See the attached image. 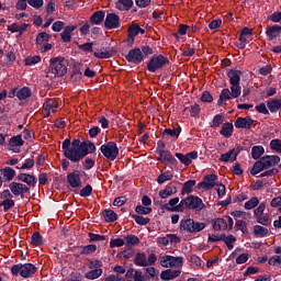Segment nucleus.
<instances>
[{
	"label": "nucleus",
	"mask_w": 281,
	"mask_h": 281,
	"mask_svg": "<svg viewBox=\"0 0 281 281\" xmlns=\"http://www.w3.org/2000/svg\"><path fill=\"white\" fill-rule=\"evenodd\" d=\"M222 240L226 245L227 249L232 251L234 249V243H236V236L222 234Z\"/></svg>",
	"instance_id": "40"
},
{
	"label": "nucleus",
	"mask_w": 281,
	"mask_h": 281,
	"mask_svg": "<svg viewBox=\"0 0 281 281\" xmlns=\"http://www.w3.org/2000/svg\"><path fill=\"white\" fill-rule=\"evenodd\" d=\"M102 276V269L101 268H95L86 273L87 280H98Z\"/></svg>",
	"instance_id": "46"
},
{
	"label": "nucleus",
	"mask_w": 281,
	"mask_h": 281,
	"mask_svg": "<svg viewBox=\"0 0 281 281\" xmlns=\"http://www.w3.org/2000/svg\"><path fill=\"white\" fill-rule=\"evenodd\" d=\"M252 232L257 238H265V236H268L269 234V229L260 225H255Z\"/></svg>",
	"instance_id": "36"
},
{
	"label": "nucleus",
	"mask_w": 281,
	"mask_h": 281,
	"mask_svg": "<svg viewBox=\"0 0 281 281\" xmlns=\"http://www.w3.org/2000/svg\"><path fill=\"white\" fill-rule=\"evenodd\" d=\"M229 91L234 99L240 98V93H243V87H240V83H231Z\"/></svg>",
	"instance_id": "47"
},
{
	"label": "nucleus",
	"mask_w": 281,
	"mask_h": 281,
	"mask_svg": "<svg viewBox=\"0 0 281 281\" xmlns=\"http://www.w3.org/2000/svg\"><path fill=\"white\" fill-rule=\"evenodd\" d=\"M260 201L257 196L251 198L249 201H247L244 205L245 210H254L255 207H258V204Z\"/></svg>",
	"instance_id": "54"
},
{
	"label": "nucleus",
	"mask_w": 281,
	"mask_h": 281,
	"mask_svg": "<svg viewBox=\"0 0 281 281\" xmlns=\"http://www.w3.org/2000/svg\"><path fill=\"white\" fill-rule=\"evenodd\" d=\"M265 155V147L262 145H256L251 148V157L252 159H262Z\"/></svg>",
	"instance_id": "38"
},
{
	"label": "nucleus",
	"mask_w": 281,
	"mask_h": 281,
	"mask_svg": "<svg viewBox=\"0 0 281 281\" xmlns=\"http://www.w3.org/2000/svg\"><path fill=\"white\" fill-rule=\"evenodd\" d=\"M220 134L223 135V137H232L234 135V124L226 122L222 125V130L220 131Z\"/></svg>",
	"instance_id": "27"
},
{
	"label": "nucleus",
	"mask_w": 281,
	"mask_h": 281,
	"mask_svg": "<svg viewBox=\"0 0 281 281\" xmlns=\"http://www.w3.org/2000/svg\"><path fill=\"white\" fill-rule=\"evenodd\" d=\"M13 196H20L21 199H27L26 194H30V187L24 183L13 181L8 186Z\"/></svg>",
	"instance_id": "6"
},
{
	"label": "nucleus",
	"mask_w": 281,
	"mask_h": 281,
	"mask_svg": "<svg viewBox=\"0 0 281 281\" xmlns=\"http://www.w3.org/2000/svg\"><path fill=\"white\" fill-rule=\"evenodd\" d=\"M41 63V56L35 55V56H29L25 58V65L29 67H32V65H38Z\"/></svg>",
	"instance_id": "56"
},
{
	"label": "nucleus",
	"mask_w": 281,
	"mask_h": 281,
	"mask_svg": "<svg viewBox=\"0 0 281 281\" xmlns=\"http://www.w3.org/2000/svg\"><path fill=\"white\" fill-rule=\"evenodd\" d=\"M31 245H35L36 247L45 245V239L43 238V235H41V233L38 232H34L31 236Z\"/></svg>",
	"instance_id": "39"
},
{
	"label": "nucleus",
	"mask_w": 281,
	"mask_h": 281,
	"mask_svg": "<svg viewBox=\"0 0 281 281\" xmlns=\"http://www.w3.org/2000/svg\"><path fill=\"white\" fill-rule=\"evenodd\" d=\"M80 196H83L87 199V196H91L93 194V187L91 184H87L81 191H80Z\"/></svg>",
	"instance_id": "63"
},
{
	"label": "nucleus",
	"mask_w": 281,
	"mask_h": 281,
	"mask_svg": "<svg viewBox=\"0 0 281 281\" xmlns=\"http://www.w3.org/2000/svg\"><path fill=\"white\" fill-rule=\"evenodd\" d=\"M259 160H261V162L263 164V168L266 170H269V168H273V166H278V164L280 162V156H263L261 157Z\"/></svg>",
	"instance_id": "15"
},
{
	"label": "nucleus",
	"mask_w": 281,
	"mask_h": 281,
	"mask_svg": "<svg viewBox=\"0 0 281 281\" xmlns=\"http://www.w3.org/2000/svg\"><path fill=\"white\" fill-rule=\"evenodd\" d=\"M187 210H195V212H201L205 207V203L198 195H189L184 199Z\"/></svg>",
	"instance_id": "7"
},
{
	"label": "nucleus",
	"mask_w": 281,
	"mask_h": 281,
	"mask_svg": "<svg viewBox=\"0 0 281 281\" xmlns=\"http://www.w3.org/2000/svg\"><path fill=\"white\" fill-rule=\"evenodd\" d=\"M61 150L64 157L69 159L71 164H80L87 155L95 153V144L89 139L80 142L79 138H74L72 140L66 138L61 143Z\"/></svg>",
	"instance_id": "1"
},
{
	"label": "nucleus",
	"mask_w": 281,
	"mask_h": 281,
	"mask_svg": "<svg viewBox=\"0 0 281 281\" xmlns=\"http://www.w3.org/2000/svg\"><path fill=\"white\" fill-rule=\"evenodd\" d=\"M169 260L170 268L179 269V267H183V257L170 256Z\"/></svg>",
	"instance_id": "49"
},
{
	"label": "nucleus",
	"mask_w": 281,
	"mask_h": 281,
	"mask_svg": "<svg viewBox=\"0 0 281 281\" xmlns=\"http://www.w3.org/2000/svg\"><path fill=\"white\" fill-rule=\"evenodd\" d=\"M240 76H243V71L231 69L227 72V77L229 78V85H240Z\"/></svg>",
	"instance_id": "24"
},
{
	"label": "nucleus",
	"mask_w": 281,
	"mask_h": 281,
	"mask_svg": "<svg viewBox=\"0 0 281 281\" xmlns=\"http://www.w3.org/2000/svg\"><path fill=\"white\" fill-rule=\"evenodd\" d=\"M80 170H74L67 175V183L70 188L76 189L82 186V180L80 179Z\"/></svg>",
	"instance_id": "13"
},
{
	"label": "nucleus",
	"mask_w": 281,
	"mask_h": 281,
	"mask_svg": "<svg viewBox=\"0 0 281 281\" xmlns=\"http://www.w3.org/2000/svg\"><path fill=\"white\" fill-rule=\"evenodd\" d=\"M0 205L3 206V211L4 212H8L9 210H12V207H14V200L12 199H7V200H3Z\"/></svg>",
	"instance_id": "62"
},
{
	"label": "nucleus",
	"mask_w": 281,
	"mask_h": 281,
	"mask_svg": "<svg viewBox=\"0 0 281 281\" xmlns=\"http://www.w3.org/2000/svg\"><path fill=\"white\" fill-rule=\"evenodd\" d=\"M160 199H168V196H172V189L170 186H167L164 190L159 191Z\"/></svg>",
	"instance_id": "64"
},
{
	"label": "nucleus",
	"mask_w": 281,
	"mask_h": 281,
	"mask_svg": "<svg viewBox=\"0 0 281 281\" xmlns=\"http://www.w3.org/2000/svg\"><path fill=\"white\" fill-rule=\"evenodd\" d=\"M233 159H234V153L232 151V149L225 154H222L220 157V161H224V164H227V161H231V164H234V161L236 160H233Z\"/></svg>",
	"instance_id": "55"
},
{
	"label": "nucleus",
	"mask_w": 281,
	"mask_h": 281,
	"mask_svg": "<svg viewBox=\"0 0 281 281\" xmlns=\"http://www.w3.org/2000/svg\"><path fill=\"white\" fill-rule=\"evenodd\" d=\"M216 181H218V176L214 173L206 175L196 188L198 190H212L216 186Z\"/></svg>",
	"instance_id": "9"
},
{
	"label": "nucleus",
	"mask_w": 281,
	"mask_h": 281,
	"mask_svg": "<svg viewBox=\"0 0 281 281\" xmlns=\"http://www.w3.org/2000/svg\"><path fill=\"white\" fill-rule=\"evenodd\" d=\"M85 69V65L80 64V63H75L72 65V76H82V70Z\"/></svg>",
	"instance_id": "57"
},
{
	"label": "nucleus",
	"mask_w": 281,
	"mask_h": 281,
	"mask_svg": "<svg viewBox=\"0 0 281 281\" xmlns=\"http://www.w3.org/2000/svg\"><path fill=\"white\" fill-rule=\"evenodd\" d=\"M194 220L186 218L180 221V232H187V234H193Z\"/></svg>",
	"instance_id": "22"
},
{
	"label": "nucleus",
	"mask_w": 281,
	"mask_h": 281,
	"mask_svg": "<svg viewBox=\"0 0 281 281\" xmlns=\"http://www.w3.org/2000/svg\"><path fill=\"white\" fill-rule=\"evenodd\" d=\"M270 113H278L281 110V99H270L267 101Z\"/></svg>",
	"instance_id": "29"
},
{
	"label": "nucleus",
	"mask_w": 281,
	"mask_h": 281,
	"mask_svg": "<svg viewBox=\"0 0 281 281\" xmlns=\"http://www.w3.org/2000/svg\"><path fill=\"white\" fill-rule=\"evenodd\" d=\"M214 232H221L227 229V220L223 217L215 218L213 222Z\"/></svg>",
	"instance_id": "32"
},
{
	"label": "nucleus",
	"mask_w": 281,
	"mask_h": 281,
	"mask_svg": "<svg viewBox=\"0 0 281 281\" xmlns=\"http://www.w3.org/2000/svg\"><path fill=\"white\" fill-rule=\"evenodd\" d=\"M104 16H106V12L95 11L88 21L91 25H102L104 23Z\"/></svg>",
	"instance_id": "18"
},
{
	"label": "nucleus",
	"mask_w": 281,
	"mask_h": 281,
	"mask_svg": "<svg viewBox=\"0 0 281 281\" xmlns=\"http://www.w3.org/2000/svg\"><path fill=\"white\" fill-rule=\"evenodd\" d=\"M145 276L147 280L158 281L159 280V272H157V269L155 267L146 268Z\"/></svg>",
	"instance_id": "44"
},
{
	"label": "nucleus",
	"mask_w": 281,
	"mask_h": 281,
	"mask_svg": "<svg viewBox=\"0 0 281 281\" xmlns=\"http://www.w3.org/2000/svg\"><path fill=\"white\" fill-rule=\"evenodd\" d=\"M134 265H136V267H148L146 254L137 252L135 255Z\"/></svg>",
	"instance_id": "34"
},
{
	"label": "nucleus",
	"mask_w": 281,
	"mask_h": 281,
	"mask_svg": "<svg viewBox=\"0 0 281 281\" xmlns=\"http://www.w3.org/2000/svg\"><path fill=\"white\" fill-rule=\"evenodd\" d=\"M247 36H254V30L249 29V26H245L244 29H241L238 41L240 43H247Z\"/></svg>",
	"instance_id": "41"
},
{
	"label": "nucleus",
	"mask_w": 281,
	"mask_h": 281,
	"mask_svg": "<svg viewBox=\"0 0 281 281\" xmlns=\"http://www.w3.org/2000/svg\"><path fill=\"white\" fill-rule=\"evenodd\" d=\"M162 210H167V212H184V210H188V207H186V199L181 200L180 203L173 207L164 204Z\"/></svg>",
	"instance_id": "33"
},
{
	"label": "nucleus",
	"mask_w": 281,
	"mask_h": 281,
	"mask_svg": "<svg viewBox=\"0 0 281 281\" xmlns=\"http://www.w3.org/2000/svg\"><path fill=\"white\" fill-rule=\"evenodd\" d=\"M24 144L25 142L23 140V136L21 134L12 136L9 140V146H11V148H19Z\"/></svg>",
	"instance_id": "37"
},
{
	"label": "nucleus",
	"mask_w": 281,
	"mask_h": 281,
	"mask_svg": "<svg viewBox=\"0 0 281 281\" xmlns=\"http://www.w3.org/2000/svg\"><path fill=\"white\" fill-rule=\"evenodd\" d=\"M135 245H139V237L132 234L125 236V247H135Z\"/></svg>",
	"instance_id": "45"
},
{
	"label": "nucleus",
	"mask_w": 281,
	"mask_h": 281,
	"mask_svg": "<svg viewBox=\"0 0 281 281\" xmlns=\"http://www.w3.org/2000/svg\"><path fill=\"white\" fill-rule=\"evenodd\" d=\"M104 27L105 30H117V27H122L120 15L115 13H108L104 20Z\"/></svg>",
	"instance_id": "10"
},
{
	"label": "nucleus",
	"mask_w": 281,
	"mask_h": 281,
	"mask_svg": "<svg viewBox=\"0 0 281 281\" xmlns=\"http://www.w3.org/2000/svg\"><path fill=\"white\" fill-rule=\"evenodd\" d=\"M89 236V243H98V240H106V236L104 235H99L95 233H88Z\"/></svg>",
	"instance_id": "61"
},
{
	"label": "nucleus",
	"mask_w": 281,
	"mask_h": 281,
	"mask_svg": "<svg viewBox=\"0 0 281 281\" xmlns=\"http://www.w3.org/2000/svg\"><path fill=\"white\" fill-rule=\"evenodd\" d=\"M98 251V246L94 244H90L87 246H81V251L79 255H75L76 258H80V256H90V254H95Z\"/></svg>",
	"instance_id": "26"
},
{
	"label": "nucleus",
	"mask_w": 281,
	"mask_h": 281,
	"mask_svg": "<svg viewBox=\"0 0 281 281\" xmlns=\"http://www.w3.org/2000/svg\"><path fill=\"white\" fill-rule=\"evenodd\" d=\"M16 179L18 181L25 183L27 188H36V183H38L36 176L30 173H20Z\"/></svg>",
	"instance_id": "14"
},
{
	"label": "nucleus",
	"mask_w": 281,
	"mask_h": 281,
	"mask_svg": "<svg viewBox=\"0 0 281 281\" xmlns=\"http://www.w3.org/2000/svg\"><path fill=\"white\" fill-rule=\"evenodd\" d=\"M194 186H196V180L186 181L181 189L182 196L186 194H192L194 192Z\"/></svg>",
	"instance_id": "28"
},
{
	"label": "nucleus",
	"mask_w": 281,
	"mask_h": 281,
	"mask_svg": "<svg viewBox=\"0 0 281 281\" xmlns=\"http://www.w3.org/2000/svg\"><path fill=\"white\" fill-rule=\"evenodd\" d=\"M172 173H170L169 171H165L162 173H160L157 178V183H159V186L166 183V181H172Z\"/></svg>",
	"instance_id": "51"
},
{
	"label": "nucleus",
	"mask_w": 281,
	"mask_h": 281,
	"mask_svg": "<svg viewBox=\"0 0 281 281\" xmlns=\"http://www.w3.org/2000/svg\"><path fill=\"white\" fill-rule=\"evenodd\" d=\"M77 25H68L60 33L63 43H71V34L77 30Z\"/></svg>",
	"instance_id": "20"
},
{
	"label": "nucleus",
	"mask_w": 281,
	"mask_h": 281,
	"mask_svg": "<svg viewBox=\"0 0 281 281\" xmlns=\"http://www.w3.org/2000/svg\"><path fill=\"white\" fill-rule=\"evenodd\" d=\"M177 159H179L180 164H183V166H190L192 164V160L199 159V151L193 150L188 154H181L176 153Z\"/></svg>",
	"instance_id": "11"
},
{
	"label": "nucleus",
	"mask_w": 281,
	"mask_h": 281,
	"mask_svg": "<svg viewBox=\"0 0 281 281\" xmlns=\"http://www.w3.org/2000/svg\"><path fill=\"white\" fill-rule=\"evenodd\" d=\"M254 281H281L280 274H263L256 278Z\"/></svg>",
	"instance_id": "48"
},
{
	"label": "nucleus",
	"mask_w": 281,
	"mask_h": 281,
	"mask_svg": "<svg viewBox=\"0 0 281 281\" xmlns=\"http://www.w3.org/2000/svg\"><path fill=\"white\" fill-rule=\"evenodd\" d=\"M2 172V181H12L16 177V171L12 169L11 167H4L1 169Z\"/></svg>",
	"instance_id": "25"
},
{
	"label": "nucleus",
	"mask_w": 281,
	"mask_h": 281,
	"mask_svg": "<svg viewBox=\"0 0 281 281\" xmlns=\"http://www.w3.org/2000/svg\"><path fill=\"white\" fill-rule=\"evenodd\" d=\"M135 212L137 214H144V215H148L150 214V212H153V207H148V206H144L142 204H138L136 207H135Z\"/></svg>",
	"instance_id": "58"
},
{
	"label": "nucleus",
	"mask_w": 281,
	"mask_h": 281,
	"mask_svg": "<svg viewBox=\"0 0 281 281\" xmlns=\"http://www.w3.org/2000/svg\"><path fill=\"white\" fill-rule=\"evenodd\" d=\"M166 65H170V59L164 55H153L149 61L147 63V69L150 74H155L158 69H164Z\"/></svg>",
	"instance_id": "4"
},
{
	"label": "nucleus",
	"mask_w": 281,
	"mask_h": 281,
	"mask_svg": "<svg viewBox=\"0 0 281 281\" xmlns=\"http://www.w3.org/2000/svg\"><path fill=\"white\" fill-rule=\"evenodd\" d=\"M234 97H232V92L228 88H224L221 93L220 98L217 100V106H226L227 100H233Z\"/></svg>",
	"instance_id": "19"
},
{
	"label": "nucleus",
	"mask_w": 281,
	"mask_h": 281,
	"mask_svg": "<svg viewBox=\"0 0 281 281\" xmlns=\"http://www.w3.org/2000/svg\"><path fill=\"white\" fill-rule=\"evenodd\" d=\"M130 216H131V218H134V221L137 225H148V223H150L149 217H144V216L137 215V214H130Z\"/></svg>",
	"instance_id": "50"
},
{
	"label": "nucleus",
	"mask_w": 281,
	"mask_h": 281,
	"mask_svg": "<svg viewBox=\"0 0 281 281\" xmlns=\"http://www.w3.org/2000/svg\"><path fill=\"white\" fill-rule=\"evenodd\" d=\"M125 59L127 63H132V65H140L144 61V55L140 48H132L125 55Z\"/></svg>",
	"instance_id": "8"
},
{
	"label": "nucleus",
	"mask_w": 281,
	"mask_h": 281,
	"mask_svg": "<svg viewBox=\"0 0 281 281\" xmlns=\"http://www.w3.org/2000/svg\"><path fill=\"white\" fill-rule=\"evenodd\" d=\"M179 276H181V270L167 269V270L161 271L160 280L170 281V280H175V278H179Z\"/></svg>",
	"instance_id": "16"
},
{
	"label": "nucleus",
	"mask_w": 281,
	"mask_h": 281,
	"mask_svg": "<svg viewBox=\"0 0 281 281\" xmlns=\"http://www.w3.org/2000/svg\"><path fill=\"white\" fill-rule=\"evenodd\" d=\"M158 155V161H160L161 164H166V161H168V164H170L171 166H177V158L172 156V153H170V150H165L162 153H159Z\"/></svg>",
	"instance_id": "17"
},
{
	"label": "nucleus",
	"mask_w": 281,
	"mask_h": 281,
	"mask_svg": "<svg viewBox=\"0 0 281 281\" xmlns=\"http://www.w3.org/2000/svg\"><path fill=\"white\" fill-rule=\"evenodd\" d=\"M251 126H256V121L250 116H239L235 121V128H245L246 131L251 130Z\"/></svg>",
	"instance_id": "12"
},
{
	"label": "nucleus",
	"mask_w": 281,
	"mask_h": 281,
	"mask_svg": "<svg viewBox=\"0 0 281 281\" xmlns=\"http://www.w3.org/2000/svg\"><path fill=\"white\" fill-rule=\"evenodd\" d=\"M120 5H123L124 10H131L133 8V0H117L116 8L122 10Z\"/></svg>",
	"instance_id": "53"
},
{
	"label": "nucleus",
	"mask_w": 281,
	"mask_h": 281,
	"mask_svg": "<svg viewBox=\"0 0 281 281\" xmlns=\"http://www.w3.org/2000/svg\"><path fill=\"white\" fill-rule=\"evenodd\" d=\"M32 97V90L29 87L21 88L16 92V98L20 100H27V98Z\"/></svg>",
	"instance_id": "43"
},
{
	"label": "nucleus",
	"mask_w": 281,
	"mask_h": 281,
	"mask_svg": "<svg viewBox=\"0 0 281 281\" xmlns=\"http://www.w3.org/2000/svg\"><path fill=\"white\" fill-rule=\"evenodd\" d=\"M65 58L64 57H54L49 60V71L57 76V78H63L65 74H67V66L64 65Z\"/></svg>",
	"instance_id": "3"
},
{
	"label": "nucleus",
	"mask_w": 281,
	"mask_h": 281,
	"mask_svg": "<svg viewBox=\"0 0 281 281\" xmlns=\"http://www.w3.org/2000/svg\"><path fill=\"white\" fill-rule=\"evenodd\" d=\"M49 38H52V36L45 32L38 33L36 36V44L37 45H43V43H47L49 42Z\"/></svg>",
	"instance_id": "52"
},
{
	"label": "nucleus",
	"mask_w": 281,
	"mask_h": 281,
	"mask_svg": "<svg viewBox=\"0 0 281 281\" xmlns=\"http://www.w3.org/2000/svg\"><path fill=\"white\" fill-rule=\"evenodd\" d=\"M105 223H115L117 221V213L111 209H105L102 212Z\"/></svg>",
	"instance_id": "30"
},
{
	"label": "nucleus",
	"mask_w": 281,
	"mask_h": 281,
	"mask_svg": "<svg viewBox=\"0 0 281 281\" xmlns=\"http://www.w3.org/2000/svg\"><path fill=\"white\" fill-rule=\"evenodd\" d=\"M94 58H100L101 60H104L106 58H111L113 56V53L105 50V52H94L93 53Z\"/></svg>",
	"instance_id": "60"
},
{
	"label": "nucleus",
	"mask_w": 281,
	"mask_h": 281,
	"mask_svg": "<svg viewBox=\"0 0 281 281\" xmlns=\"http://www.w3.org/2000/svg\"><path fill=\"white\" fill-rule=\"evenodd\" d=\"M181 135V126L178 128H165L161 137L162 139H168V137H172L173 139H179V136Z\"/></svg>",
	"instance_id": "21"
},
{
	"label": "nucleus",
	"mask_w": 281,
	"mask_h": 281,
	"mask_svg": "<svg viewBox=\"0 0 281 281\" xmlns=\"http://www.w3.org/2000/svg\"><path fill=\"white\" fill-rule=\"evenodd\" d=\"M36 271H38V268L34 263H16L11 267V273L15 278L19 276L21 278H32Z\"/></svg>",
	"instance_id": "2"
},
{
	"label": "nucleus",
	"mask_w": 281,
	"mask_h": 281,
	"mask_svg": "<svg viewBox=\"0 0 281 281\" xmlns=\"http://www.w3.org/2000/svg\"><path fill=\"white\" fill-rule=\"evenodd\" d=\"M263 170H267L265 168V165L261 162V160H257L252 168L250 169V175H252V177H256V175H260V172H262Z\"/></svg>",
	"instance_id": "42"
},
{
	"label": "nucleus",
	"mask_w": 281,
	"mask_h": 281,
	"mask_svg": "<svg viewBox=\"0 0 281 281\" xmlns=\"http://www.w3.org/2000/svg\"><path fill=\"white\" fill-rule=\"evenodd\" d=\"M100 151L105 159H109V161H115L117 159V155H120V148H117V143L115 142L103 144L100 147Z\"/></svg>",
	"instance_id": "5"
},
{
	"label": "nucleus",
	"mask_w": 281,
	"mask_h": 281,
	"mask_svg": "<svg viewBox=\"0 0 281 281\" xmlns=\"http://www.w3.org/2000/svg\"><path fill=\"white\" fill-rule=\"evenodd\" d=\"M45 111H47L46 117H49V111L55 113V111L58 109V101L55 99H48L44 104Z\"/></svg>",
	"instance_id": "35"
},
{
	"label": "nucleus",
	"mask_w": 281,
	"mask_h": 281,
	"mask_svg": "<svg viewBox=\"0 0 281 281\" xmlns=\"http://www.w3.org/2000/svg\"><path fill=\"white\" fill-rule=\"evenodd\" d=\"M281 26L278 24H274L272 26H267L266 34L269 37V41H273V38H278L280 36Z\"/></svg>",
	"instance_id": "23"
},
{
	"label": "nucleus",
	"mask_w": 281,
	"mask_h": 281,
	"mask_svg": "<svg viewBox=\"0 0 281 281\" xmlns=\"http://www.w3.org/2000/svg\"><path fill=\"white\" fill-rule=\"evenodd\" d=\"M128 32V41L133 45L135 43V36L139 34V24H131L127 29Z\"/></svg>",
	"instance_id": "31"
},
{
	"label": "nucleus",
	"mask_w": 281,
	"mask_h": 281,
	"mask_svg": "<svg viewBox=\"0 0 281 281\" xmlns=\"http://www.w3.org/2000/svg\"><path fill=\"white\" fill-rule=\"evenodd\" d=\"M270 148L271 150H276V153L281 154V139L274 138L270 142Z\"/></svg>",
	"instance_id": "59"
}]
</instances>
